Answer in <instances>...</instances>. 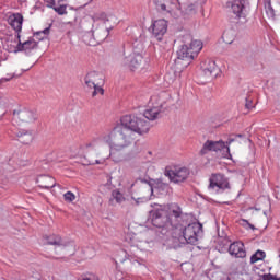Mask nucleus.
Returning <instances> with one entry per match:
<instances>
[{
  "label": "nucleus",
  "mask_w": 280,
  "mask_h": 280,
  "mask_svg": "<svg viewBox=\"0 0 280 280\" xmlns=\"http://www.w3.org/2000/svg\"><path fill=\"white\" fill-rule=\"evenodd\" d=\"M16 137V141L22 143L23 145H30L32 141H34V130L31 129H18L14 132Z\"/></svg>",
  "instance_id": "dca6fc26"
},
{
  "label": "nucleus",
  "mask_w": 280,
  "mask_h": 280,
  "mask_svg": "<svg viewBox=\"0 0 280 280\" xmlns=\"http://www.w3.org/2000/svg\"><path fill=\"white\" fill-rule=\"evenodd\" d=\"M224 141L208 140L203 143L201 150L199 151V154L201 156H205V154H207L208 152H220V150H224Z\"/></svg>",
  "instance_id": "ddd939ff"
},
{
  "label": "nucleus",
  "mask_w": 280,
  "mask_h": 280,
  "mask_svg": "<svg viewBox=\"0 0 280 280\" xmlns=\"http://www.w3.org/2000/svg\"><path fill=\"white\" fill-rule=\"evenodd\" d=\"M132 132L137 135H148V132H150V122L135 115L122 116L120 124L116 125L108 135L112 151L120 152V150L132 145V141H135Z\"/></svg>",
  "instance_id": "f257e3e1"
},
{
  "label": "nucleus",
  "mask_w": 280,
  "mask_h": 280,
  "mask_svg": "<svg viewBox=\"0 0 280 280\" xmlns=\"http://www.w3.org/2000/svg\"><path fill=\"white\" fill-rule=\"evenodd\" d=\"M228 253H230L231 257L244 259V257H246V248L244 247V243H242V241L231 243L228 248Z\"/></svg>",
  "instance_id": "4468645a"
},
{
  "label": "nucleus",
  "mask_w": 280,
  "mask_h": 280,
  "mask_svg": "<svg viewBox=\"0 0 280 280\" xmlns=\"http://www.w3.org/2000/svg\"><path fill=\"white\" fill-rule=\"evenodd\" d=\"M44 240L48 246H65V243H62V237L60 235H45Z\"/></svg>",
  "instance_id": "5701e85b"
},
{
  "label": "nucleus",
  "mask_w": 280,
  "mask_h": 280,
  "mask_svg": "<svg viewBox=\"0 0 280 280\" xmlns=\"http://www.w3.org/2000/svg\"><path fill=\"white\" fill-rule=\"evenodd\" d=\"M49 30L50 28L47 27L44 31H39V32L35 33V36H44V37L49 36Z\"/></svg>",
  "instance_id": "4c0bfd02"
},
{
  "label": "nucleus",
  "mask_w": 280,
  "mask_h": 280,
  "mask_svg": "<svg viewBox=\"0 0 280 280\" xmlns=\"http://www.w3.org/2000/svg\"><path fill=\"white\" fill-rule=\"evenodd\" d=\"M189 174H191V171L189 168L183 166V167H174V168H167L164 172V176L170 178L171 183L180 184L185 183L187 178H189Z\"/></svg>",
  "instance_id": "423d86ee"
},
{
  "label": "nucleus",
  "mask_w": 280,
  "mask_h": 280,
  "mask_svg": "<svg viewBox=\"0 0 280 280\" xmlns=\"http://www.w3.org/2000/svg\"><path fill=\"white\" fill-rule=\"evenodd\" d=\"M266 13L268 14L269 19H275L277 14L275 13V9L272 8V4L269 2L266 7Z\"/></svg>",
  "instance_id": "72a5a7b5"
},
{
  "label": "nucleus",
  "mask_w": 280,
  "mask_h": 280,
  "mask_svg": "<svg viewBox=\"0 0 280 280\" xmlns=\"http://www.w3.org/2000/svg\"><path fill=\"white\" fill-rule=\"evenodd\" d=\"M5 115V112L3 110V107L0 104V118Z\"/></svg>",
  "instance_id": "a18cd8bd"
},
{
  "label": "nucleus",
  "mask_w": 280,
  "mask_h": 280,
  "mask_svg": "<svg viewBox=\"0 0 280 280\" xmlns=\"http://www.w3.org/2000/svg\"><path fill=\"white\" fill-rule=\"evenodd\" d=\"M236 137H242V133L236 135Z\"/></svg>",
  "instance_id": "603ef678"
},
{
  "label": "nucleus",
  "mask_w": 280,
  "mask_h": 280,
  "mask_svg": "<svg viewBox=\"0 0 280 280\" xmlns=\"http://www.w3.org/2000/svg\"><path fill=\"white\" fill-rule=\"evenodd\" d=\"M95 163H96V165H100V160H96Z\"/></svg>",
  "instance_id": "3c124183"
},
{
  "label": "nucleus",
  "mask_w": 280,
  "mask_h": 280,
  "mask_svg": "<svg viewBox=\"0 0 280 280\" xmlns=\"http://www.w3.org/2000/svg\"><path fill=\"white\" fill-rule=\"evenodd\" d=\"M63 198H65L66 202H73V200H75V195L71 191H67L63 195Z\"/></svg>",
  "instance_id": "e433bc0d"
},
{
  "label": "nucleus",
  "mask_w": 280,
  "mask_h": 280,
  "mask_svg": "<svg viewBox=\"0 0 280 280\" xmlns=\"http://www.w3.org/2000/svg\"><path fill=\"white\" fill-rule=\"evenodd\" d=\"M163 113V103H161L159 106H153L143 113V117L148 119L149 121H154L155 119H159L160 115Z\"/></svg>",
  "instance_id": "aec40b11"
},
{
  "label": "nucleus",
  "mask_w": 280,
  "mask_h": 280,
  "mask_svg": "<svg viewBox=\"0 0 280 280\" xmlns=\"http://www.w3.org/2000/svg\"><path fill=\"white\" fill-rule=\"evenodd\" d=\"M110 30H113V27L110 28H103V30H97L93 36H95L97 43H102L103 40H106V38L108 37V34H110Z\"/></svg>",
  "instance_id": "cd10ccee"
},
{
  "label": "nucleus",
  "mask_w": 280,
  "mask_h": 280,
  "mask_svg": "<svg viewBox=\"0 0 280 280\" xmlns=\"http://www.w3.org/2000/svg\"><path fill=\"white\" fill-rule=\"evenodd\" d=\"M245 107L250 110V108H255V105H253V100L246 97Z\"/></svg>",
  "instance_id": "58836bf2"
},
{
  "label": "nucleus",
  "mask_w": 280,
  "mask_h": 280,
  "mask_svg": "<svg viewBox=\"0 0 280 280\" xmlns=\"http://www.w3.org/2000/svg\"><path fill=\"white\" fill-rule=\"evenodd\" d=\"M208 189L211 194H224L226 189H231V184L224 174L217 173L210 176Z\"/></svg>",
  "instance_id": "39448f33"
},
{
  "label": "nucleus",
  "mask_w": 280,
  "mask_h": 280,
  "mask_svg": "<svg viewBox=\"0 0 280 280\" xmlns=\"http://www.w3.org/2000/svg\"><path fill=\"white\" fill-rule=\"evenodd\" d=\"M143 63V56L131 54L121 60L122 67H128L130 71H135L141 68Z\"/></svg>",
  "instance_id": "9b49d317"
},
{
  "label": "nucleus",
  "mask_w": 280,
  "mask_h": 280,
  "mask_svg": "<svg viewBox=\"0 0 280 280\" xmlns=\"http://www.w3.org/2000/svg\"><path fill=\"white\" fill-rule=\"evenodd\" d=\"M48 4V8H54L56 5V0H44Z\"/></svg>",
  "instance_id": "a19ab883"
},
{
  "label": "nucleus",
  "mask_w": 280,
  "mask_h": 280,
  "mask_svg": "<svg viewBox=\"0 0 280 280\" xmlns=\"http://www.w3.org/2000/svg\"><path fill=\"white\" fill-rule=\"evenodd\" d=\"M9 24L16 32L18 38H21V32L23 30V14L13 13L9 16Z\"/></svg>",
  "instance_id": "f3484780"
},
{
  "label": "nucleus",
  "mask_w": 280,
  "mask_h": 280,
  "mask_svg": "<svg viewBox=\"0 0 280 280\" xmlns=\"http://www.w3.org/2000/svg\"><path fill=\"white\" fill-rule=\"evenodd\" d=\"M85 148L86 150H89L90 148H95V142L85 143Z\"/></svg>",
  "instance_id": "c03bdc74"
},
{
  "label": "nucleus",
  "mask_w": 280,
  "mask_h": 280,
  "mask_svg": "<svg viewBox=\"0 0 280 280\" xmlns=\"http://www.w3.org/2000/svg\"><path fill=\"white\" fill-rule=\"evenodd\" d=\"M154 100H156V96L151 97V102H154Z\"/></svg>",
  "instance_id": "09e8293b"
},
{
  "label": "nucleus",
  "mask_w": 280,
  "mask_h": 280,
  "mask_svg": "<svg viewBox=\"0 0 280 280\" xmlns=\"http://www.w3.org/2000/svg\"><path fill=\"white\" fill-rule=\"evenodd\" d=\"M97 78H100V73L95 71L89 72L85 75L84 82L88 89H94L96 85L102 84V82L97 81Z\"/></svg>",
  "instance_id": "4be33fe9"
},
{
  "label": "nucleus",
  "mask_w": 280,
  "mask_h": 280,
  "mask_svg": "<svg viewBox=\"0 0 280 280\" xmlns=\"http://www.w3.org/2000/svg\"><path fill=\"white\" fill-rule=\"evenodd\" d=\"M201 69H202V75L208 79L218 78V73H220V68H218V65H215V61L211 59L207 60L203 63V66H201Z\"/></svg>",
  "instance_id": "2eb2a0df"
},
{
  "label": "nucleus",
  "mask_w": 280,
  "mask_h": 280,
  "mask_svg": "<svg viewBox=\"0 0 280 280\" xmlns=\"http://www.w3.org/2000/svg\"><path fill=\"white\" fill-rule=\"evenodd\" d=\"M151 32L152 37L155 38V40H163V36L167 34V21L164 19L154 21L151 25Z\"/></svg>",
  "instance_id": "1a4fd4ad"
},
{
  "label": "nucleus",
  "mask_w": 280,
  "mask_h": 280,
  "mask_svg": "<svg viewBox=\"0 0 280 280\" xmlns=\"http://www.w3.org/2000/svg\"><path fill=\"white\" fill-rule=\"evenodd\" d=\"M243 222H245V224H247V225L249 226V229H252V231H255V225L250 224V223L248 222V220L243 219Z\"/></svg>",
  "instance_id": "79ce46f5"
},
{
  "label": "nucleus",
  "mask_w": 280,
  "mask_h": 280,
  "mask_svg": "<svg viewBox=\"0 0 280 280\" xmlns=\"http://www.w3.org/2000/svg\"><path fill=\"white\" fill-rule=\"evenodd\" d=\"M97 19H101V21H108V16L106 13L102 12L98 15H96Z\"/></svg>",
  "instance_id": "ea45409f"
},
{
  "label": "nucleus",
  "mask_w": 280,
  "mask_h": 280,
  "mask_svg": "<svg viewBox=\"0 0 280 280\" xmlns=\"http://www.w3.org/2000/svg\"><path fill=\"white\" fill-rule=\"evenodd\" d=\"M34 49H38V42L34 40V38L30 37L28 40L24 43L19 38L14 52L19 54V51H23L25 56H32V51H34Z\"/></svg>",
  "instance_id": "9d476101"
},
{
  "label": "nucleus",
  "mask_w": 280,
  "mask_h": 280,
  "mask_svg": "<svg viewBox=\"0 0 280 280\" xmlns=\"http://www.w3.org/2000/svg\"><path fill=\"white\" fill-rule=\"evenodd\" d=\"M149 220L152 226L159 229L162 235H167L170 231H174V228H172V223L167 218V211H165V209L151 210L149 214Z\"/></svg>",
  "instance_id": "7ed1b4c3"
},
{
  "label": "nucleus",
  "mask_w": 280,
  "mask_h": 280,
  "mask_svg": "<svg viewBox=\"0 0 280 280\" xmlns=\"http://www.w3.org/2000/svg\"><path fill=\"white\" fill-rule=\"evenodd\" d=\"M153 3L158 12H161V14L164 15L168 14L170 16H172V14H174V10L178 8L174 0H153Z\"/></svg>",
  "instance_id": "6e6552de"
},
{
  "label": "nucleus",
  "mask_w": 280,
  "mask_h": 280,
  "mask_svg": "<svg viewBox=\"0 0 280 280\" xmlns=\"http://www.w3.org/2000/svg\"><path fill=\"white\" fill-rule=\"evenodd\" d=\"M223 36H226V33H224Z\"/></svg>",
  "instance_id": "5fc2aeb1"
},
{
  "label": "nucleus",
  "mask_w": 280,
  "mask_h": 280,
  "mask_svg": "<svg viewBox=\"0 0 280 280\" xmlns=\"http://www.w3.org/2000/svg\"><path fill=\"white\" fill-rule=\"evenodd\" d=\"M152 194H154V188L150 184H143L137 189L139 200H150V196H152Z\"/></svg>",
  "instance_id": "412c9836"
},
{
  "label": "nucleus",
  "mask_w": 280,
  "mask_h": 280,
  "mask_svg": "<svg viewBox=\"0 0 280 280\" xmlns=\"http://www.w3.org/2000/svg\"><path fill=\"white\" fill-rule=\"evenodd\" d=\"M52 8V10H55V12H57V14H59V16H65V14H67V4H59L58 7H56V4Z\"/></svg>",
  "instance_id": "7c9ffc66"
},
{
  "label": "nucleus",
  "mask_w": 280,
  "mask_h": 280,
  "mask_svg": "<svg viewBox=\"0 0 280 280\" xmlns=\"http://www.w3.org/2000/svg\"><path fill=\"white\" fill-rule=\"evenodd\" d=\"M98 80H102V78L97 77V81H98Z\"/></svg>",
  "instance_id": "864d4df0"
},
{
  "label": "nucleus",
  "mask_w": 280,
  "mask_h": 280,
  "mask_svg": "<svg viewBox=\"0 0 280 280\" xmlns=\"http://www.w3.org/2000/svg\"><path fill=\"white\" fill-rule=\"evenodd\" d=\"M104 95V89L102 86L95 85V88H93V92H92V97H95V95Z\"/></svg>",
  "instance_id": "f704fd0d"
},
{
  "label": "nucleus",
  "mask_w": 280,
  "mask_h": 280,
  "mask_svg": "<svg viewBox=\"0 0 280 280\" xmlns=\"http://www.w3.org/2000/svg\"><path fill=\"white\" fill-rule=\"evenodd\" d=\"M176 234L173 233V237L177 238L180 244H190L191 246H196L198 244V238L202 233V223L192 222L189 224H184L182 229H175Z\"/></svg>",
  "instance_id": "f03ea898"
},
{
  "label": "nucleus",
  "mask_w": 280,
  "mask_h": 280,
  "mask_svg": "<svg viewBox=\"0 0 280 280\" xmlns=\"http://www.w3.org/2000/svg\"><path fill=\"white\" fill-rule=\"evenodd\" d=\"M222 272L215 271L212 273L211 280H231V277L224 276L222 277Z\"/></svg>",
  "instance_id": "2f4dec72"
},
{
  "label": "nucleus",
  "mask_w": 280,
  "mask_h": 280,
  "mask_svg": "<svg viewBox=\"0 0 280 280\" xmlns=\"http://www.w3.org/2000/svg\"><path fill=\"white\" fill-rule=\"evenodd\" d=\"M232 12L236 19H243L246 23V8H248V0H233Z\"/></svg>",
  "instance_id": "f8f14e48"
},
{
  "label": "nucleus",
  "mask_w": 280,
  "mask_h": 280,
  "mask_svg": "<svg viewBox=\"0 0 280 280\" xmlns=\"http://www.w3.org/2000/svg\"><path fill=\"white\" fill-rule=\"evenodd\" d=\"M258 280H280V278H277V276L272 273H264Z\"/></svg>",
  "instance_id": "c9c22d12"
},
{
  "label": "nucleus",
  "mask_w": 280,
  "mask_h": 280,
  "mask_svg": "<svg viewBox=\"0 0 280 280\" xmlns=\"http://www.w3.org/2000/svg\"><path fill=\"white\" fill-rule=\"evenodd\" d=\"M10 80H12V78H2V79H0V86H1V84H3V82H10Z\"/></svg>",
  "instance_id": "37998d69"
},
{
  "label": "nucleus",
  "mask_w": 280,
  "mask_h": 280,
  "mask_svg": "<svg viewBox=\"0 0 280 280\" xmlns=\"http://www.w3.org/2000/svg\"><path fill=\"white\" fill-rule=\"evenodd\" d=\"M177 58L178 60L187 61V65H191V60L196 58L194 52L189 49V45L184 44L182 45L180 49L177 50Z\"/></svg>",
  "instance_id": "a211bd4d"
},
{
  "label": "nucleus",
  "mask_w": 280,
  "mask_h": 280,
  "mask_svg": "<svg viewBox=\"0 0 280 280\" xmlns=\"http://www.w3.org/2000/svg\"><path fill=\"white\" fill-rule=\"evenodd\" d=\"M188 49L192 52L194 57L197 58L198 54L202 51V42L198 39L191 40Z\"/></svg>",
  "instance_id": "393cba45"
},
{
  "label": "nucleus",
  "mask_w": 280,
  "mask_h": 280,
  "mask_svg": "<svg viewBox=\"0 0 280 280\" xmlns=\"http://www.w3.org/2000/svg\"><path fill=\"white\" fill-rule=\"evenodd\" d=\"M266 259V252L258 249L255 254L250 257V264H257V261H264Z\"/></svg>",
  "instance_id": "c85d7f7f"
},
{
  "label": "nucleus",
  "mask_w": 280,
  "mask_h": 280,
  "mask_svg": "<svg viewBox=\"0 0 280 280\" xmlns=\"http://www.w3.org/2000/svg\"><path fill=\"white\" fill-rule=\"evenodd\" d=\"M126 201V197H124V194L119 191L118 189H115L112 191V198L109 199V205L115 206V202L117 205H121V202Z\"/></svg>",
  "instance_id": "b1692460"
},
{
  "label": "nucleus",
  "mask_w": 280,
  "mask_h": 280,
  "mask_svg": "<svg viewBox=\"0 0 280 280\" xmlns=\"http://www.w3.org/2000/svg\"><path fill=\"white\" fill-rule=\"evenodd\" d=\"M149 199H139V197H135L133 195L131 196V205L133 207H139L142 205V202H148Z\"/></svg>",
  "instance_id": "473e14b6"
},
{
  "label": "nucleus",
  "mask_w": 280,
  "mask_h": 280,
  "mask_svg": "<svg viewBox=\"0 0 280 280\" xmlns=\"http://www.w3.org/2000/svg\"><path fill=\"white\" fill-rule=\"evenodd\" d=\"M36 119H38V114L32 109L23 108L13 112V124H34Z\"/></svg>",
  "instance_id": "0eeeda50"
},
{
  "label": "nucleus",
  "mask_w": 280,
  "mask_h": 280,
  "mask_svg": "<svg viewBox=\"0 0 280 280\" xmlns=\"http://www.w3.org/2000/svg\"><path fill=\"white\" fill-rule=\"evenodd\" d=\"M155 189L161 194H167V191H170V184L163 183V180L159 179Z\"/></svg>",
  "instance_id": "c756f323"
},
{
  "label": "nucleus",
  "mask_w": 280,
  "mask_h": 280,
  "mask_svg": "<svg viewBox=\"0 0 280 280\" xmlns=\"http://www.w3.org/2000/svg\"><path fill=\"white\" fill-rule=\"evenodd\" d=\"M233 141H235V139L230 138V139L228 140V143L231 144V143H233Z\"/></svg>",
  "instance_id": "de8ad7c7"
},
{
  "label": "nucleus",
  "mask_w": 280,
  "mask_h": 280,
  "mask_svg": "<svg viewBox=\"0 0 280 280\" xmlns=\"http://www.w3.org/2000/svg\"><path fill=\"white\" fill-rule=\"evenodd\" d=\"M66 0H58V3L60 4V3H62V2H65Z\"/></svg>",
  "instance_id": "8fccbe9b"
},
{
  "label": "nucleus",
  "mask_w": 280,
  "mask_h": 280,
  "mask_svg": "<svg viewBox=\"0 0 280 280\" xmlns=\"http://www.w3.org/2000/svg\"><path fill=\"white\" fill-rule=\"evenodd\" d=\"M165 211L173 231L183 229L184 224H187V213H183V208L178 203H170Z\"/></svg>",
  "instance_id": "20e7f679"
},
{
  "label": "nucleus",
  "mask_w": 280,
  "mask_h": 280,
  "mask_svg": "<svg viewBox=\"0 0 280 280\" xmlns=\"http://www.w3.org/2000/svg\"><path fill=\"white\" fill-rule=\"evenodd\" d=\"M198 12V2L188 4L183 11L184 18L189 19L190 16H195Z\"/></svg>",
  "instance_id": "a878e982"
},
{
  "label": "nucleus",
  "mask_w": 280,
  "mask_h": 280,
  "mask_svg": "<svg viewBox=\"0 0 280 280\" xmlns=\"http://www.w3.org/2000/svg\"><path fill=\"white\" fill-rule=\"evenodd\" d=\"M35 36H38V40H44L45 36H40V35H35Z\"/></svg>",
  "instance_id": "49530a36"
},
{
  "label": "nucleus",
  "mask_w": 280,
  "mask_h": 280,
  "mask_svg": "<svg viewBox=\"0 0 280 280\" xmlns=\"http://www.w3.org/2000/svg\"><path fill=\"white\" fill-rule=\"evenodd\" d=\"M40 189H54L56 187V179L49 175H40L36 180Z\"/></svg>",
  "instance_id": "6ab92c4d"
},
{
  "label": "nucleus",
  "mask_w": 280,
  "mask_h": 280,
  "mask_svg": "<svg viewBox=\"0 0 280 280\" xmlns=\"http://www.w3.org/2000/svg\"><path fill=\"white\" fill-rule=\"evenodd\" d=\"M230 246H231V241L229 237H220L218 240L219 253H228Z\"/></svg>",
  "instance_id": "bb28decb"
}]
</instances>
